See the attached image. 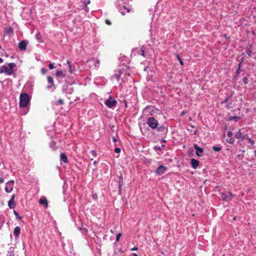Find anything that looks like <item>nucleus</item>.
Returning <instances> with one entry per match:
<instances>
[{
	"label": "nucleus",
	"mask_w": 256,
	"mask_h": 256,
	"mask_svg": "<svg viewBox=\"0 0 256 256\" xmlns=\"http://www.w3.org/2000/svg\"><path fill=\"white\" fill-rule=\"evenodd\" d=\"M30 102V98L26 93H22L20 96L19 106L20 108H26Z\"/></svg>",
	"instance_id": "nucleus-1"
},
{
	"label": "nucleus",
	"mask_w": 256,
	"mask_h": 256,
	"mask_svg": "<svg viewBox=\"0 0 256 256\" xmlns=\"http://www.w3.org/2000/svg\"><path fill=\"white\" fill-rule=\"evenodd\" d=\"M8 67L6 66H3L0 68V74L5 73L8 75H11L14 72V68L16 66L14 63H9Z\"/></svg>",
	"instance_id": "nucleus-2"
},
{
	"label": "nucleus",
	"mask_w": 256,
	"mask_h": 256,
	"mask_svg": "<svg viewBox=\"0 0 256 256\" xmlns=\"http://www.w3.org/2000/svg\"><path fill=\"white\" fill-rule=\"evenodd\" d=\"M147 124L152 129H155L158 126V121L154 117L148 118Z\"/></svg>",
	"instance_id": "nucleus-3"
},
{
	"label": "nucleus",
	"mask_w": 256,
	"mask_h": 256,
	"mask_svg": "<svg viewBox=\"0 0 256 256\" xmlns=\"http://www.w3.org/2000/svg\"><path fill=\"white\" fill-rule=\"evenodd\" d=\"M104 104L108 108H112L116 106L117 102L116 100L112 98V97L110 96L109 98L105 101Z\"/></svg>",
	"instance_id": "nucleus-4"
},
{
	"label": "nucleus",
	"mask_w": 256,
	"mask_h": 256,
	"mask_svg": "<svg viewBox=\"0 0 256 256\" xmlns=\"http://www.w3.org/2000/svg\"><path fill=\"white\" fill-rule=\"evenodd\" d=\"M14 185V181L12 180L7 182L6 184V186L4 188L5 191L8 193L10 192L13 190Z\"/></svg>",
	"instance_id": "nucleus-5"
},
{
	"label": "nucleus",
	"mask_w": 256,
	"mask_h": 256,
	"mask_svg": "<svg viewBox=\"0 0 256 256\" xmlns=\"http://www.w3.org/2000/svg\"><path fill=\"white\" fill-rule=\"evenodd\" d=\"M220 194L222 200L226 201L229 200L230 199L231 197L232 196V194L230 192H222Z\"/></svg>",
	"instance_id": "nucleus-6"
},
{
	"label": "nucleus",
	"mask_w": 256,
	"mask_h": 256,
	"mask_svg": "<svg viewBox=\"0 0 256 256\" xmlns=\"http://www.w3.org/2000/svg\"><path fill=\"white\" fill-rule=\"evenodd\" d=\"M14 198H15V196L14 194H12L11 196V198L8 202V206L9 208L10 209L14 208V207L16 206V204L14 201Z\"/></svg>",
	"instance_id": "nucleus-7"
},
{
	"label": "nucleus",
	"mask_w": 256,
	"mask_h": 256,
	"mask_svg": "<svg viewBox=\"0 0 256 256\" xmlns=\"http://www.w3.org/2000/svg\"><path fill=\"white\" fill-rule=\"evenodd\" d=\"M28 44V42L26 40H22L18 44V48L22 51L25 50L26 48V46Z\"/></svg>",
	"instance_id": "nucleus-8"
},
{
	"label": "nucleus",
	"mask_w": 256,
	"mask_h": 256,
	"mask_svg": "<svg viewBox=\"0 0 256 256\" xmlns=\"http://www.w3.org/2000/svg\"><path fill=\"white\" fill-rule=\"evenodd\" d=\"M166 170V168L162 165H160L158 168L156 169V172L158 174L161 175V174H164Z\"/></svg>",
	"instance_id": "nucleus-9"
},
{
	"label": "nucleus",
	"mask_w": 256,
	"mask_h": 256,
	"mask_svg": "<svg viewBox=\"0 0 256 256\" xmlns=\"http://www.w3.org/2000/svg\"><path fill=\"white\" fill-rule=\"evenodd\" d=\"M48 81L49 84H50V86H48L46 87V89H50V88H53L54 90L55 89V86L54 85V80L52 76H48Z\"/></svg>",
	"instance_id": "nucleus-10"
},
{
	"label": "nucleus",
	"mask_w": 256,
	"mask_h": 256,
	"mask_svg": "<svg viewBox=\"0 0 256 256\" xmlns=\"http://www.w3.org/2000/svg\"><path fill=\"white\" fill-rule=\"evenodd\" d=\"M194 148L196 150V154L198 156H201V154L203 152V149L200 148L196 144H194Z\"/></svg>",
	"instance_id": "nucleus-11"
},
{
	"label": "nucleus",
	"mask_w": 256,
	"mask_h": 256,
	"mask_svg": "<svg viewBox=\"0 0 256 256\" xmlns=\"http://www.w3.org/2000/svg\"><path fill=\"white\" fill-rule=\"evenodd\" d=\"M63 90L66 93L71 94L73 92L74 90L73 88L70 86L66 85V88H63Z\"/></svg>",
	"instance_id": "nucleus-12"
},
{
	"label": "nucleus",
	"mask_w": 256,
	"mask_h": 256,
	"mask_svg": "<svg viewBox=\"0 0 256 256\" xmlns=\"http://www.w3.org/2000/svg\"><path fill=\"white\" fill-rule=\"evenodd\" d=\"M122 73V70H118V72H116L114 76H112V78H115L117 80H118Z\"/></svg>",
	"instance_id": "nucleus-13"
},
{
	"label": "nucleus",
	"mask_w": 256,
	"mask_h": 256,
	"mask_svg": "<svg viewBox=\"0 0 256 256\" xmlns=\"http://www.w3.org/2000/svg\"><path fill=\"white\" fill-rule=\"evenodd\" d=\"M20 233V228L19 226H16L14 230V234L16 237L18 238Z\"/></svg>",
	"instance_id": "nucleus-14"
},
{
	"label": "nucleus",
	"mask_w": 256,
	"mask_h": 256,
	"mask_svg": "<svg viewBox=\"0 0 256 256\" xmlns=\"http://www.w3.org/2000/svg\"><path fill=\"white\" fill-rule=\"evenodd\" d=\"M199 162L198 160L194 158L191 160V164L194 168H196L198 166Z\"/></svg>",
	"instance_id": "nucleus-15"
},
{
	"label": "nucleus",
	"mask_w": 256,
	"mask_h": 256,
	"mask_svg": "<svg viewBox=\"0 0 256 256\" xmlns=\"http://www.w3.org/2000/svg\"><path fill=\"white\" fill-rule=\"evenodd\" d=\"M40 204L44 205L46 208L48 205V202L47 200L46 199V198H45L44 197L41 198H40Z\"/></svg>",
	"instance_id": "nucleus-16"
},
{
	"label": "nucleus",
	"mask_w": 256,
	"mask_h": 256,
	"mask_svg": "<svg viewBox=\"0 0 256 256\" xmlns=\"http://www.w3.org/2000/svg\"><path fill=\"white\" fill-rule=\"evenodd\" d=\"M246 136L242 135V133L240 131H238L236 134V138L240 139L242 140H243L245 139V138Z\"/></svg>",
	"instance_id": "nucleus-17"
},
{
	"label": "nucleus",
	"mask_w": 256,
	"mask_h": 256,
	"mask_svg": "<svg viewBox=\"0 0 256 256\" xmlns=\"http://www.w3.org/2000/svg\"><path fill=\"white\" fill-rule=\"evenodd\" d=\"M56 76L58 77L62 78L65 76L66 74L61 70H57L56 72Z\"/></svg>",
	"instance_id": "nucleus-18"
},
{
	"label": "nucleus",
	"mask_w": 256,
	"mask_h": 256,
	"mask_svg": "<svg viewBox=\"0 0 256 256\" xmlns=\"http://www.w3.org/2000/svg\"><path fill=\"white\" fill-rule=\"evenodd\" d=\"M5 32L6 34L10 36L13 34L14 32L12 27L10 26L5 29Z\"/></svg>",
	"instance_id": "nucleus-19"
},
{
	"label": "nucleus",
	"mask_w": 256,
	"mask_h": 256,
	"mask_svg": "<svg viewBox=\"0 0 256 256\" xmlns=\"http://www.w3.org/2000/svg\"><path fill=\"white\" fill-rule=\"evenodd\" d=\"M60 156L61 161H62L64 163H67L68 162L67 156L64 154H61Z\"/></svg>",
	"instance_id": "nucleus-20"
},
{
	"label": "nucleus",
	"mask_w": 256,
	"mask_h": 256,
	"mask_svg": "<svg viewBox=\"0 0 256 256\" xmlns=\"http://www.w3.org/2000/svg\"><path fill=\"white\" fill-rule=\"evenodd\" d=\"M66 62L67 64H68V68H69V71L70 73H74V70H73L72 68V66H71V64H70V62L68 61V60H67L66 61Z\"/></svg>",
	"instance_id": "nucleus-21"
},
{
	"label": "nucleus",
	"mask_w": 256,
	"mask_h": 256,
	"mask_svg": "<svg viewBox=\"0 0 256 256\" xmlns=\"http://www.w3.org/2000/svg\"><path fill=\"white\" fill-rule=\"evenodd\" d=\"M90 62H92L96 65V64H98V65L99 64L98 60L95 58L92 59L90 61Z\"/></svg>",
	"instance_id": "nucleus-22"
},
{
	"label": "nucleus",
	"mask_w": 256,
	"mask_h": 256,
	"mask_svg": "<svg viewBox=\"0 0 256 256\" xmlns=\"http://www.w3.org/2000/svg\"><path fill=\"white\" fill-rule=\"evenodd\" d=\"M176 56L178 58V60H179L180 62V64L182 66L184 65V62L180 58V57L179 56V54H176Z\"/></svg>",
	"instance_id": "nucleus-23"
},
{
	"label": "nucleus",
	"mask_w": 256,
	"mask_h": 256,
	"mask_svg": "<svg viewBox=\"0 0 256 256\" xmlns=\"http://www.w3.org/2000/svg\"><path fill=\"white\" fill-rule=\"evenodd\" d=\"M226 142L230 144H232L234 142V138H232V137H229L228 138L226 139Z\"/></svg>",
	"instance_id": "nucleus-24"
},
{
	"label": "nucleus",
	"mask_w": 256,
	"mask_h": 256,
	"mask_svg": "<svg viewBox=\"0 0 256 256\" xmlns=\"http://www.w3.org/2000/svg\"><path fill=\"white\" fill-rule=\"evenodd\" d=\"M212 149L215 152H219L221 150V148L218 146H214L212 148Z\"/></svg>",
	"instance_id": "nucleus-25"
},
{
	"label": "nucleus",
	"mask_w": 256,
	"mask_h": 256,
	"mask_svg": "<svg viewBox=\"0 0 256 256\" xmlns=\"http://www.w3.org/2000/svg\"><path fill=\"white\" fill-rule=\"evenodd\" d=\"M36 39L39 42H40V40L42 38V36L40 34V33H38L36 35Z\"/></svg>",
	"instance_id": "nucleus-26"
},
{
	"label": "nucleus",
	"mask_w": 256,
	"mask_h": 256,
	"mask_svg": "<svg viewBox=\"0 0 256 256\" xmlns=\"http://www.w3.org/2000/svg\"><path fill=\"white\" fill-rule=\"evenodd\" d=\"M248 142L251 144L252 145H253L254 144V141L252 140L251 138L248 137L247 138Z\"/></svg>",
	"instance_id": "nucleus-27"
},
{
	"label": "nucleus",
	"mask_w": 256,
	"mask_h": 256,
	"mask_svg": "<svg viewBox=\"0 0 256 256\" xmlns=\"http://www.w3.org/2000/svg\"><path fill=\"white\" fill-rule=\"evenodd\" d=\"M244 84H246L248 83V79L246 77H244L242 79Z\"/></svg>",
	"instance_id": "nucleus-28"
},
{
	"label": "nucleus",
	"mask_w": 256,
	"mask_h": 256,
	"mask_svg": "<svg viewBox=\"0 0 256 256\" xmlns=\"http://www.w3.org/2000/svg\"><path fill=\"white\" fill-rule=\"evenodd\" d=\"M122 182H123L122 177V176H120V187L122 186Z\"/></svg>",
	"instance_id": "nucleus-29"
},
{
	"label": "nucleus",
	"mask_w": 256,
	"mask_h": 256,
	"mask_svg": "<svg viewBox=\"0 0 256 256\" xmlns=\"http://www.w3.org/2000/svg\"><path fill=\"white\" fill-rule=\"evenodd\" d=\"M50 146L53 149V150H54L55 149V143L54 142H52L50 144Z\"/></svg>",
	"instance_id": "nucleus-30"
},
{
	"label": "nucleus",
	"mask_w": 256,
	"mask_h": 256,
	"mask_svg": "<svg viewBox=\"0 0 256 256\" xmlns=\"http://www.w3.org/2000/svg\"><path fill=\"white\" fill-rule=\"evenodd\" d=\"M121 235H122V234H120V233H118V234H117V236H116V242H118V241L120 240V237Z\"/></svg>",
	"instance_id": "nucleus-31"
},
{
	"label": "nucleus",
	"mask_w": 256,
	"mask_h": 256,
	"mask_svg": "<svg viewBox=\"0 0 256 256\" xmlns=\"http://www.w3.org/2000/svg\"><path fill=\"white\" fill-rule=\"evenodd\" d=\"M227 136H228V137H232V132L230 131H228L227 132Z\"/></svg>",
	"instance_id": "nucleus-32"
},
{
	"label": "nucleus",
	"mask_w": 256,
	"mask_h": 256,
	"mask_svg": "<svg viewBox=\"0 0 256 256\" xmlns=\"http://www.w3.org/2000/svg\"><path fill=\"white\" fill-rule=\"evenodd\" d=\"M114 152H116V153H120V148H116L115 149H114Z\"/></svg>",
	"instance_id": "nucleus-33"
},
{
	"label": "nucleus",
	"mask_w": 256,
	"mask_h": 256,
	"mask_svg": "<svg viewBox=\"0 0 256 256\" xmlns=\"http://www.w3.org/2000/svg\"><path fill=\"white\" fill-rule=\"evenodd\" d=\"M14 215L18 218V219H21L22 218V217L20 216L18 214V212L16 211H14Z\"/></svg>",
	"instance_id": "nucleus-34"
},
{
	"label": "nucleus",
	"mask_w": 256,
	"mask_h": 256,
	"mask_svg": "<svg viewBox=\"0 0 256 256\" xmlns=\"http://www.w3.org/2000/svg\"><path fill=\"white\" fill-rule=\"evenodd\" d=\"M54 64H50L48 66L49 68L52 70L54 68Z\"/></svg>",
	"instance_id": "nucleus-35"
},
{
	"label": "nucleus",
	"mask_w": 256,
	"mask_h": 256,
	"mask_svg": "<svg viewBox=\"0 0 256 256\" xmlns=\"http://www.w3.org/2000/svg\"><path fill=\"white\" fill-rule=\"evenodd\" d=\"M91 154L94 157L96 156V151H94V150H92L91 152Z\"/></svg>",
	"instance_id": "nucleus-36"
},
{
	"label": "nucleus",
	"mask_w": 256,
	"mask_h": 256,
	"mask_svg": "<svg viewBox=\"0 0 256 256\" xmlns=\"http://www.w3.org/2000/svg\"><path fill=\"white\" fill-rule=\"evenodd\" d=\"M140 54H142L144 56H145L144 52V50H143L140 49Z\"/></svg>",
	"instance_id": "nucleus-37"
},
{
	"label": "nucleus",
	"mask_w": 256,
	"mask_h": 256,
	"mask_svg": "<svg viewBox=\"0 0 256 256\" xmlns=\"http://www.w3.org/2000/svg\"><path fill=\"white\" fill-rule=\"evenodd\" d=\"M6 256H14V254L12 252H9Z\"/></svg>",
	"instance_id": "nucleus-38"
},
{
	"label": "nucleus",
	"mask_w": 256,
	"mask_h": 256,
	"mask_svg": "<svg viewBox=\"0 0 256 256\" xmlns=\"http://www.w3.org/2000/svg\"><path fill=\"white\" fill-rule=\"evenodd\" d=\"M240 66H241V63H240L239 64V66H238V68L237 70H236V74H240Z\"/></svg>",
	"instance_id": "nucleus-39"
},
{
	"label": "nucleus",
	"mask_w": 256,
	"mask_h": 256,
	"mask_svg": "<svg viewBox=\"0 0 256 256\" xmlns=\"http://www.w3.org/2000/svg\"><path fill=\"white\" fill-rule=\"evenodd\" d=\"M58 103L60 104H62L64 103L62 100H58Z\"/></svg>",
	"instance_id": "nucleus-40"
},
{
	"label": "nucleus",
	"mask_w": 256,
	"mask_h": 256,
	"mask_svg": "<svg viewBox=\"0 0 256 256\" xmlns=\"http://www.w3.org/2000/svg\"><path fill=\"white\" fill-rule=\"evenodd\" d=\"M98 195L96 194H94L92 195V198L94 199H96L98 198Z\"/></svg>",
	"instance_id": "nucleus-41"
},
{
	"label": "nucleus",
	"mask_w": 256,
	"mask_h": 256,
	"mask_svg": "<svg viewBox=\"0 0 256 256\" xmlns=\"http://www.w3.org/2000/svg\"><path fill=\"white\" fill-rule=\"evenodd\" d=\"M138 250V248L137 246H134V248H133L131 249V250L134 251V250Z\"/></svg>",
	"instance_id": "nucleus-42"
},
{
	"label": "nucleus",
	"mask_w": 256,
	"mask_h": 256,
	"mask_svg": "<svg viewBox=\"0 0 256 256\" xmlns=\"http://www.w3.org/2000/svg\"><path fill=\"white\" fill-rule=\"evenodd\" d=\"M123 8H124L125 10H126V12H130V10L129 8H126L125 6H123Z\"/></svg>",
	"instance_id": "nucleus-43"
},
{
	"label": "nucleus",
	"mask_w": 256,
	"mask_h": 256,
	"mask_svg": "<svg viewBox=\"0 0 256 256\" xmlns=\"http://www.w3.org/2000/svg\"><path fill=\"white\" fill-rule=\"evenodd\" d=\"M4 182V179L2 178H0V184Z\"/></svg>",
	"instance_id": "nucleus-44"
},
{
	"label": "nucleus",
	"mask_w": 256,
	"mask_h": 256,
	"mask_svg": "<svg viewBox=\"0 0 256 256\" xmlns=\"http://www.w3.org/2000/svg\"><path fill=\"white\" fill-rule=\"evenodd\" d=\"M106 23L108 24H111V23H110V21L109 20H106Z\"/></svg>",
	"instance_id": "nucleus-45"
},
{
	"label": "nucleus",
	"mask_w": 256,
	"mask_h": 256,
	"mask_svg": "<svg viewBox=\"0 0 256 256\" xmlns=\"http://www.w3.org/2000/svg\"><path fill=\"white\" fill-rule=\"evenodd\" d=\"M46 72V70H44V68L42 70V72L43 74H45Z\"/></svg>",
	"instance_id": "nucleus-46"
},
{
	"label": "nucleus",
	"mask_w": 256,
	"mask_h": 256,
	"mask_svg": "<svg viewBox=\"0 0 256 256\" xmlns=\"http://www.w3.org/2000/svg\"><path fill=\"white\" fill-rule=\"evenodd\" d=\"M155 149L160 150L161 148H160V146L159 147L155 146Z\"/></svg>",
	"instance_id": "nucleus-47"
},
{
	"label": "nucleus",
	"mask_w": 256,
	"mask_h": 256,
	"mask_svg": "<svg viewBox=\"0 0 256 256\" xmlns=\"http://www.w3.org/2000/svg\"><path fill=\"white\" fill-rule=\"evenodd\" d=\"M120 13H121L122 15H124V14H125V12H124V11H122H122L120 12Z\"/></svg>",
	"instance_id": "nucleus-48"
},
{
	"label": "nucleus",
	"mask_w": 256,
	"mask_h": 256,
	"mask_svg": "<svg viewBox=\"0 0 256 256\" xmlns=\"http://www.w3.org/2000/svg\"><path fill=\"white\" fill-rule=\"evenodd\" d=\"M2 62H3V60H2V58H0V63H2Z\"/></svg>",
	"instance_id": "nucleus-49"
},
{
	"label": "nucleus",
	"mask_w": 256,
	"mask_h": 256,
	"mask_svg": "<svg viewBox=\"0 0 256 256\" xmlns=\"http://www.w3.org/2000/svg\"><path fill=\"white\" fill-rule=\"evenodd\" d=\"M113 141L116 142V139L115 138H113Z\"/></svg>",
	"instance_id": "nucleus-50"
},
{
	"label": "nucleus",
	"mask_w": 256,
	"mask_h": 256,
	"mask_svg": "<svg viewBox=\"0 0 256 256\" xmlns=\"http://www.w3.org/2000/svg\"><path fill=\"white\" fill-rule=\"evenodd\" d=\"M133 256H138V255L136 254H133Z\"/></svg>",
	"instance_id": "nucleus-51"
},
{
	"label": "nucleus",
	"mask_w": 256,
	"mask_h": 256,
	"mask_svg": "<svg viewBox=\"0 0 256 256\" xmlns=\"http://www.w3.org/2000/svg\"><path fill=\"white\" fill-rule=\"evenodd\" d=\"M62 247L64 248V247L65 246V244L64 243H62Z\"/></svg>",
	"instance_id": "nucleus-52"
},
{
	"label": "nucleus",
	"mask_w": 256,
	"mask_h": 256,
	"mask_svg": "<svg viewBox=\"0 0 256 256\" xmlns=\"http://www.w3.org/2000/svg\"><path fill=\"white\" fill-rule=\"evenodd\" d=\"M228 98H226V99L225 100L224 102H228Z\"/></svg>",
	"instance_id": "nucleus-53"
},
{
	"label": "nucleus",
	"mask_w": 256,
	"mask_h": 256,
	"mask_svg": "<svg viewBox=\"0 0 256 256\" xmlns=\"http://www.w3.org/2000/svg\"><path fill=\"white\" fill-rule=\"evenodd\" d=\"M84 230L86 231V232H88V230L86 229V228H84Z\"/></svg>",
	"instance_id": "nucleus-54"
},
{
	"label": "nucleus",
	"mask_w": 256,
	"mask_h": 256,
	"mask_svg": "<svg viewBox=\"0 0 256 256\" xmlns=\"http://www.w3.org/2000/svg\"><path fill=\"white\" fill-rule=\"evenodd\" d=\"M182 114H184V112H182Z\"/></svg>",
	"instance_id": "nucleus-55"
},
{
	"label": "nucleus",
	"mask_w": 256,
	"mask_h": 256,
	"mask_svg": "<svg viewBox=\"0 0 256 256\" xmlns=\"http://www.w3.org/2000/svg\"><path fill=\"white\" fill-rule=\"evenodd\" d=\"M90 0H88V4H90Z\"/></svg>",
	"instance_id": "nucleus-56"
},
{
	"label": "nucleus",
	"mask_w": 256,
	"mask_h": 256,
	"mask_svg": "<svg viewBox=\"0 0 256 256\" xmlns=\"http://www.w3.org/2000/svg\"><path fill=\"white\" fill-rule=\"evenodd\" d=\"M120 2V0H118L117 2Z\"/></svg>",
	"instance_id": "nucleus-57"
},
{
	"label": "nucleus",
	"mask_w": 256,
	"mask_h": 256,
	"mask_svg": "<svg viewBox=\"0 0 256 256\" xmlns=\"http://www.w3.org/2000/svg\"><path fill=\"white\" fill-rule=\"evenodd\" d=\"M110 232L113 233V231L112 230H110Z\"/></svg>",
	"instance_id": "nucleus-58"
},
{
	"label": "nucleus",
	"mask_w": 256,
	"mask_h": 256,
	"mask_svg": "<svg viewBox=\"0 0 256 256\" xmlns=\"http://www.w3.org/2000/svg\"><path fill=\"white\" fill-rule=\"evenodd\" d=\"M2 48V47L0 46V49Z\"/></svg>",
	"instance_id": "nucleus-59"
},
{
	"label": "nucleus",
	"mask_w": 256,
	"mask_h": 256,
	"mask_svg": "<svg viewBox=\"0 0 256 256\" xmlns=\"http://www.w3.org/2000/svg\"><path fill=\"white\" fill-rule=\"evenodd\" d=\"M121 1H122V0H121Z\"/></svg>",
	"instance_id": "nucleus-60"
}]
</instances>
